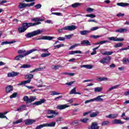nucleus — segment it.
Segmentation results:
<instances>
[{"label": "nucleus", "instance_id": "nucleus-1", "mask_svg": "<svg viewBox=\"0 0 129 129\" xmlns=\"http://www.w3.org/2000/svg\"><path fill=\"white\" fill-rule=\"evenodd\" d=\"M40 24H41V22H36L35 23H24L22 24V27L18 28V31L19 33H24V32H26L27 29L30 28V27H34Z\"/></svg>", "mask_w": 129, "mask_h": 129}, {"label": "nucleus", "instance_id": "nucleus-2", "mask_svg": "<svg viewBox=\"0 0 129 129\" xmlns=\"http://www.w3.org/2000/svg\"><path fill=\"white\" fill-rule=\"evenodd\" d=\"M77 27L75 25H71V26H68L66 27H64L61 29H58L57 32L61 34V33H65L64 31L67 30V31H73L74 30H76Z\"/></svg>", "mask_w": 129, "mask_h": 129}, {"label": "nucleus", "instance_id": "nucleus-3", "mask_svg": "<svg viewBox=\"0 0 129 129\" xmlns=\"http://www.w3.org/2000/svg\"><path fill=\"white\" fill-rule=\"evenodd\" d=\"M35 51H37L36 49H32L27 51L26 52L24 53L23 55H19L15 57L14 60H16L17 61H19L21 60V59H23L24 57H26V56H28V55H30V54L33 53V52H35Z\"/></svg>", "mask_w": 129, "mask_h": 129}, {"label": "nucleus", "instance_id": "nucleus-4", "mask_svg": "<svg viewBox=\"0 0 129 129\" xmlns=\"http://www.w3.org/2000/svg\"><path fill=\"white\" fill-rule=\"evenodd\" d=\"M43 32L42 30L40 29L31 32H28L25 35L26 38H32V37H34L35 36H38V35H40L41 33Z\"/></svg>", "mask_w": 129, "mask_h": 129}, {"label": "nucleus", "instance_id": "nucleus-5", "mask_svg": "<svg viewBox=\"0 0 129 129\" xmlns=\"http://www.w3.org/2000/svg\"><path fill=\"white\" fill-rule=\"evenodd\" d=\"M36 99V97L34 96H30V97L28 96H25L23 97V101L24 102H26L27 104L31 103V102H33V101H35Z\"/></svg>", "mask_w": 129, "mask_h": 129}, {"label": "nucleus", "instance_id": "nucleus-6", "mask_svg": "<svg viewBox=\"0 0 129 129\" xmlns=\"http://www.w3.org/2000/svg\"><path fill=\"white\" fill-rule=\"evenodd\" d=\"M35 2H32L30 4H27L25 3H20V5H19V8L20 9H24V8H30V7H33L35 6Z\"/></svg>", "mask_w": 129, "mask_h": 129}, {"label": "nucleus", "instance_id": "nucleus-7", "mask_svg": "<svg viewBox=\"0 0 129 129\" xmlns=\"http://www.w3.org/2000/svg\"><path fill=\"white\" fill-rule=\"evenodd\" d=\"M53 39H55V37L52 36H43L42 37H36L33 38L35 41H39V40H48L49 41H51V40H53Z\"/></svg>", "mask_w": 129, "mask_h": 129}, {"label": "nucleus", "instance_id": "nucleus-8", "mask_svg": "<svg viewBox=\"0 0 129 129\" xmlns=\"http://www.w3.org/2000/svg\"><path fill=\"white\" fill-rule=\"evenodd\" d=\"M111 59V57L109 56H108L103 58L101 60H100V63H102V64H107L110 62Z\"/></svg>", "mask_w": 129, "mask_h": 129}, {"label": "nucleus", "instance_id": "nucleus-9", "mask_svg": "<svg viewBox=\"0 0 129 129\" xmlns=\"http://www.w3.org/2000/svg\"><path fill=\"white\" fill-rule=\"evenodd\" d=\"M108 39L110 41H114V42H122V41H124V39L123 38H121L120 37L117 38L113 36L109 37Z\"/></svg>", "mask_w": 129, "mask_h": 129}, {"label": "nucleus", "instance_id": "nucleus-10", "mask_svg": "<svg viewBox=\"0 0 129 129\" xmlns=\"http://www.w3.org/2000/svg\"><path fill=\"white\" fill-rule=\"evenodd\" d=\"M88 129H99V126H98V123L96 122H93L91 126L88 127Z\"/></svg>", "mask_w": 129, "mask_h": 129}, {"label": "nucleus", "instance_id": "nucleus-11", "mask_svg": "<svg viewBox=\"0 0 129 129\" xmlns=\"http://www.w3.org/2000/svg\"><path fill=\"white\" fill-rule=\"evenodd\" d=\"M69 105L67 104H59L58 105H57L56 106V109H59V110H62L63 109H65V108H67L68 107H69Z\"/></svg>", "mask_w": 129, "mask_h": 129}, {"label": "nucleus", "instance_id": "nucleus-12", "mask_svg": "<svg viewBox=\"0 0 129 129\" xmlns=\"http://www.w3.org/2000/svg\"><path fill=\"white\" fill-rule=\"evenodd\" d=\"M46 102V100L45 99H42L40 101H36L32 104V105H41L43 103Z\"/></svg>", "mask_w": 129, "mask_h": 129}, {"label": "nucleus", "instance_id": "nucleus-13", "mask_svg": "<svg viewBox=\"0 0 129 129\" xmlns=\"http://www.w3.org/2000/svg\"><path fill=\"white\" fill-rule=\"evenodd\" d=\"M19 74H20V73L12 72L8 74V77H16V76H18Z\"/></svg>", "mask_w": 129, "mask_h": 129}, {"label": "nucleus", "instance_id": "nucleus-14", "mask_svg": "<svg viewBox=\"0 0 129 129\" xmlns=\"http://www.w3.org/2000/svg\"><path fill=\"white\" fill-rule=\"evenodd\" d=\"M124 122H122L120 119H115L112 121L113 124H123Z\"/></svg>", "mask_w": 129, "mask_h": 129}, {"label": "nucleus", "instance_id": "nucleus-15", "mask_svg": "<svg viewBox=\"0 0 129 129\" xmlns=\"http://www.w3.org/2000/svg\"><path fill=\"white\" fill-rule=\"evenodd\" d=\"M103 95L98 96L97 97L93 99V101H97L98 102H102L103 101V99L101 98L103 97Z\"/></svg>", "mask_w": 129, "mask_h": 129}, {"label": "nucleus", "instance_id": "nucleus-16", "mask_svg": "<svg viewBox=\"0 0 129 129\" xmlns=\"http://www.w3.org/2000/svg\"><path fill=\"white\" fill-rule=\"evenodd\" d=\"M118 116V114L114 113V114H110L106 116L107 118H116Z\"/></svg>", "mask_w": 129, "mask_h": 129}, {"label": "nucleus", "instance_id": "nucleus-17", "mask_svg": "<svg viewBox=\"0 0 129 129\" xmlns=\"http://www.w3.org/2000/svg\"><path fill=\"white\" fill-rule=\"evenodd\" d=\"M35 121H36L35 120L31 119H27L25 120V124L28 125L34 123V122H35Z\"/></svg>", "mask_w": 129, "mask_h": 129}, {"label": "nucleus", "instance_id": "nucleus-18", "mask_svg": "<svg viewBox=\"0 0 129 129\" xmlns=\"http://www.w3.org/2000/svg\"><path fill=\"white\" fill-rule=\"evenodd\" d=\"M90 33H91V31H89V30H82L80 31V33L82 36H86V35Z\"/></svg>", "mask_w": 129, "mask_h": 129}, {"label": "nucleus", "instance_id": "nucleus-19", "mask_svg": "<svg viewBox=\"0 0 129 129\" xmlns=\"http://www.w3.org/2000/svg\"><path fill=\"white\" fill-rule=\"evenodd\" d=\"M82 45H84L85 46H91V44L90 43V42L87 40H84L82 41L81 42Z\"/></svg>", "mask_w": 129, "mask_h": 129}, {"label": "nucleus", "instance_id": "nucleus-20", "mask_svg": "<svg viewBox=\"0 0 129 129\" xmlns=\"http://www.w3.org/2000/svg\"><path fill=\"white\" fill-rule=\"evenodd\" d=\"M26 107H27V105H22L17 109V111H24V110H26Z\"/></svg>", "mask_w": 129, "mask_h": 129}, {"label": "nucleus", "instance_id": "nucleus-21", "mask_svg": "<svg viewBox=\"0 0 129 129\" xmlns=\"http://www.w3.org/2000/svg\"><path fill=\"white\" fill-rule=\"evenodd\" d=\"M13 86L9 85L6 88V92L7 93H10L11 91H13Z\"/></svg>", "mask_w": 129, "mask_h": 129}, {"label": "nucleus", "instance_id": "nucleus-22", "mask_svg": "<svg viewBox=\"0 0 129 129\" xmlns=\"http://www.w3.org/2000/svg\"><path fill=\"white\" fill-rule=\"evenodd\" d=\"M44 125L45 126H49L50 127H54L55 125H56V122L53 121L49 123H44Z\"/></svg>", "mask_w": 129, "mask_h": 129}, {"label": "nucleus", "instance_id": "nucleus-23", "mask_svg": "<svg viewBox=\"0 0 129 129\" xmlns=\"http://www.w3.org/2000/svg\"><path fill=\"white\" fill-rule=\"evenodd\" d=\"M127 31V29L126 28H120L115 31L116 33H124Z\"/></svg>", "mask_w": 129, "mask_h": 129}, {"label": "nucleus", "instance_id": "nucleus-24", "mask_svg": "<svg viewBox=\"0 0 129 129\" xmlns=\"http://www.w3.org/2000/svg\"><path fill=\"white\" fill-rule=\"evenodd\" d=\"M47 113L48 114H55V115H58V114H59L58 112H56L53 110H48Z\"/></svg>", "mask_w": 129, "mask_h": 129}, {"label": "nucleus", "instance_id": "nucleus-25", "mask_svg": "<svg viewBox=\"0 0 129 129\" xmlns=\"http://www.w3.org/2000/svg\"><path fill=\"white\" fill-rule=\"evenodd\" d=\"M8 112V111H6L4 113L0 112V118H6V119H8V117H7L6 116V114H7Z\"/></svg>", "mask_w": 129, "mask_h": 129}, {"label": "nucleus", "instance_id": "nucleus-26", "mask_svg": "<svg viewBox=\"0 0 129 129\" xmlns=\"http://www.w3.org/2000/svg\"><path fill=\"white\" fill-rule=\"evenodd\" d=\"M99 114V111H96L95 112H92L90 114V117H96Z\"/></svg>", "mask_w": 129, "mask_h": 129}, {"label": "nucleus", "instance_id": "nucleus-27", "mask_svg": "<svg viewBox=\"0 0 129 129\" xmlns=\"http://www.w3.org/2000/svg\"><path fill=\"white\" fill-rule=\"evenodd\" d=\"M117 6H119V7H127L129 6V3H117Z\"/></svg>", "mask_w": 129, "mask_h": 129}, {"label": "nucleus", "instance_id": "nucleus-28", "mask_svg": "<svg viewBox=\"0 0 129 129\" xmlns=\"http://www.w3.org/2000/svg\"><path fill=\"white\" fill-rule=\"evenodd\" d=\"M44 70L43 68H39L37 69H35V70H33V71H30V73H34L35 72H37V71H43Z\"/></svg>", "mask_w": 129, "mask_h": 129}, {"label": "nucleus", "instance_id": "nucleus-29", "mask_svg": "<svg viewBox=\"0 0 129 129\" xmlns=\"http://www.w3.org/2000/svg\"><path fill=\"white\" fill-rule=\"evenodd\" d=\"M113 54V51H105L104 53H102V55L105 56H110V55H112Z\"/></svg>", "mask_w": 129, "mask_h": 129}, {"label": "nucleus", "instance_id": "nucleus-30", "mask_svg": "<svg viewBox=\"0 0 129 129\" xmlns=\"http://www.w3.org/2000/svg\"><path fill=\"white\" fill-rule=\"evenodd\" d=\"M108 80V78L107 77H99L98 78V81H107Z\"/></svg>", "mask_w": 129, "mask_h": 129}, {"label": "nucleus", "instance_id": "nucleus-31", "mask_svg": "<svg viewBox=\"0 0 129 129\" xmlns=\"http://www.w3.org/2000/svg\"><path fill=\"white\" fill-rule=\"evenodd\" d=\"M31 20L34 21V22H43V21H44V19L39 18H32Z\"/></svg>", "mask_w": 129, "mask_h": 129}, {"label": "nucleus", "instance_id": "nucleus-32", "mask_svg": "<svg viewBox=\"0 0 129 129\" xmlns=\"http://www.w3.org/2000/svg\"><path fill=\"white\" fill-rule=\"evenodd\" d=\"M82 4L81 3H76L72 5V7L74 8H78V7H79L80 6H82Z\"/></svg>", "mask_w": 129, "mask_h": 129}, {"label": "nucleus", "instance_id": "nucleus-33", "mask_svg": "<svg viewBox=\"0 0 129 129\" xmlns=\"http://www.w3.org/2000/svg\"><path fill=\"white\" fill-rule=\"evenodd\" d=\"M102 91V87H98L94 88L95 92H101Z\"/></svg>", "mask_w": 129, "mask_h": 129}, {"label": "nucleus", "instance_id": "nucleus-34", "mask_svg": "<svg viewBox=\"0 0 129 129\" xmlns=\"http://www.w3.org/2000/svg\"><path fill=\"white\" fill-rule=\"evenodd\" d=\"M108 124H109V121L108 120L104 121L101 123L102 126H105V125H108Z\"/></svg>", "mask_w": 129, "mask_h": 129}, {"label": "nucleus", "instance_id": "nucleus-35", "mask_svg": "<svg viewBox=\"0 0 129 129\" xmlns=\"http://www.w3.org/2000/svg\"><path fill=\"white\" fill-rule=\"evenodd\" d=\"M30 67H31V65L28 64H24L20 67V68H24V69H26L27 68H30Z\"/></svg>", "mask_w": 129, "mask_h": 129}, {"label": "nucleus", "instance_id": "nucleus-36", "mask_svg": "<svg viewBox=\"0 0 129 129\" xmlns=\"http://www.w3.org/2000/svg\"><path fill=\"white\" fill-rule=\"evenodd\" d=\"M61 67H62V66L60 65L52 66V69H53V70H57V69H59V68Z\"/></svg>", "mask_w": 129, "mask_h": 129}, {"label": "nucleus", "instance_id": "nucleus-37", "mask_svg": "<svg viewBox=\"0 0 129 129\" xmlns=\"http://www.w3.org/2000/svg\"><path fill=\"white\" fill-rule=\"evenodd\" d=\"M123 44L122 43H118L114 45V48H119L120 47H122Z\"/></svg>", "mask_w": 129, "mask_h": 129}, {"label": "nucleus", "instance_id": "nucleus-38", "mask_svg": "<svg viewBox=\"0 0 129 129\" xmlns=\"http://www.w3.org/2000/svg\"><path fill=\"white\" fill-rule=\"evenodd\" d=\"M88 120H89V119L87 118H84L80 119V121H81V122H83L84 123H87Z\"/></svg>", "mask_w": 129, "mask_h": 129}, {"label": "nucleus", "instance_id": "nucleus-39", "mask_svg": "<svg viewBox=\"0 0 129 129\" xmlns=\"http://www.w3.org/2000/svg\"><path fill=\"white\" fill-rule=\"evenodd\" d=\"M118 87H119V85H117L115 86L111 87L108 89V91H111V90H113V89H116V88H117Z\"/></svg>", "mask_w": 129, "mask_h": 129}, {"label": "nucleus", "instance_id": "nucleus-40", "mask_svg": "<svg viewBox=\"0 0 129 129\" xmlns=\"http://www.w3.org/2000/svg\"><path fill=\"white\" fill-rule=\"evenodd\" d=\"M51 55V53L48 52L47 53H42L41 54V57L42 58H45V57H48V56H50Z\"/></svg>", "mask_w": 129, "mask_h": 129}, {"label": "nucleus", "instance_id": "nucleus-41", "mask_svg": "<svg viewBox=\"0 0 129 129\" xmlns=\"http://www.w3.org/2000/svg\"><path fill=\"white\" fill-rule=\"evenodd\" d=\"M23 121V119L21 118L19 120H17L14 122H13V124H18V123H21Z\"/></svg>", "mask_w": 129, "mask_h": 129}, {"label": "nucleus", "instance_id": "nucleus-42", "mask_svg": "<svg viewBox=\"0 0 129 129\" xmlns=\"http://www.w3.org/2000/svg\"><path fill=\"white\" fill-rule=\"evenodd\" d=\"M45 123L42 124H40L39 125H38L36 127L35 129H41V128H43V127H45Z\"/></svg>", "mask_w": 129, "mask_h": 129}, {"label": "nucleus", "instance_id": "nucleus-43", "mask_svg": "<svg viewBox=\"0 0 129 129\" xmlns=\"http://www.w3.org/2000/svg\"><path fill=\"white\" fill-rule=\"evenodd\" d=\"M70 94H76V88H74L71 90Z\"/></svg>", "mask_w": 129, "mask_h": 129}, {"label": "nucleus", "instance_id": "nucleus-44", "mask_svg": "<svg viewBox=\"0 0 129 129\" xmlns=\"http://www.w3.org/2000/svg\"><path fill=\"white\" fill-rule=\"evenodd\" d=\"M26 77H27V78H29V79H33L34 78V75L31 74H28L26 76Z\"/></svg>", "mask_w": 129, "mask_h": 129}, {"label": "nucleus", "instance_id": "nucleus-45", "mask_svg": "<svg viewBox=\"0 0 129 129\" xmlns=\"http://www.w3.org/2000/svg\"><path fill=\"white\" fill-rule=\"evenodd\" d=\"M51 95L54 96V95H59L60 94V93H58L56 91H53L50 92Z\"/></svg>", "mask_w": 129, "mask_h": 129}, {"label": "nucleus", "instance_id": "nucleus-46", "mask_svg": "<svg viewBox=\"0 0 129 129\" xmlns=\"http://www.w3.org/2000/svg\"><path fill=\"white\" fill-rule=\"evenodd\" d=\"M25 53H27V51L25 49L18 50V54H24V55Z\"/></svg>", "mask_w": 129, "mask_h": 129}, {"label": "nucleus", "instance_id": "nucleus-47", "mask_svg": "<svg viewBox=\"0 0 129 129\" xmlns=\"http://www.w3.org/2000/svg\"><path fill=\"white\" fill-rule=\"evenodd\" d=\"M86 17H89V18H91V19H94V18H96V16L94 14H89V15H86Z\"/></svg>", "mask_w": 129, "mask_h": 129}, {"label": "nucleus", "instance_id": "nucleus-48", "mask_svg": "<svg viewBox=\"0 0 129 129\" xmlns=\"http://www.w3.org/2000/svg\"><path fill=\"white\" fill-rule=\"evenodd\" d=\"M74 34H70V35H66L64 36V38H67V39H68L69 40H70V38H72V36H73Z\"/></svg>", "mask_w": 129, "mask_h": 129}, {"label": "nucleus", "instance_id": "nucleus-49", "mask_svg": "<svg viewBox=\"0 0 129 129\" xmlns=\"http://www.w3.org/2000/svg\"><path fill=\"white\" fill-rule=\"evenodd\" d=\"M17 95H18V93L15 92L10 96V98H15L17 97Z\"/></svg>", "mask_w": 129, "mask_h": 129}, {"label": "nucleus", "instance_id": "nucleus-50", "mask_svg": "<svg viewBox=\"0 0 129 129\" xmlns=\"http://www.w3.org/2000/svg\"><path fill=\"white\" fill-rule=\"evenodd\" d=\"M86 68L87 69H92V68H93V66L91 64H86Z\"/></svg>", "mask_w": 129, "mask_h": 129}, {"label": "nucleus", "instance_id": "nucleus-51", "mask_svg": "<svg viewBox=\"0 0 129 129\" xmlns=\"http://www.w3.org/2000/svg\"><path fill=\"white\" fill-rule=\"evenodd\" d=\"M61 47H64V44H60L59 45H56L54 46L55 49L57 48V49H59V48H61Z\"/></svg>", "mask_w": 129, "mask_h": 129}, {"label": "nucleus", "instance_id": "nucleus-52", "mask_svg": "<svg viewBox=\"0 0 129 129\" xmlns=\"http://www.w3.org/2000/svg\"><path fill=\"white\" fill-rule=\"evenodd\" d=\"M98 29H99V27H92L90 30L89 31H91V32H92L93 31H96V30H98Z\"/></svg>", "mask_w": 129, "mask_h": 129}, {"label": "nucleus", "instance_id": "nucleus-53", "mask_svg": "<svg viewBox=\"0 0 129 129\" xmlns=\"http://www.w3.org/2000/svg\"><path fill=\"white\" fill-rule=\"evenodd\" d=\"M34 8H36L37 10H39V9H41L42 8V5L39 4L34 6Z\"/></svg>", "mask_w": 129, "mask_h": 129}, {"label": "nucleus", "instance_id": "nucleus-54", "mask_svg": "<svg viewBox=\"0 0 129 129\" xmlns=\"http://www.w3.org/2000/svg\"><path fill=\"white\" fill-rule=\"evenodd\" d=\"M91 38H94V39H97V38H101V35H91Z\"/></svg>", "mask_w": 129, "mask_h": 129}, {"label": "nucleus", "instance_id": "nucleus-55", "mask_svg": "<svg viewBox=\"0 0 129 129\" xmlns=\"http://www.w3.org/2000/svg\"><path fill=\"white\" fill-rule=\"evenodd\" d=\"M66 39V38L63 37H59L57 38V40H58V41H65Z\"/></svg>", "mask_w": 129, "mask_h": 129}, {"label": "nucleus", "instance_id": "nucleus-56", "mask_svg": "<svg viewBox=\"0 0 129 129\" xmlns=\"http://www.w3.org/2000/svg\"><path fill=\"white\" fill-rule=\"evenodd\" d=\"M128 49H129V45L127 46V47H124L120 49L119 51L121 52V51H124L125 50H128Z\"/></svg>", "mask_w": 129, "mask_h": 129}, {"label": "nucleus", "instance_id": "nucleus-57", "mask_svg": "<svg viewBox=\"0 0 129 129\" xmlns=\"http://www.w3.org/2000/svg\"><path fill=\"white\" fill-rule=\"evenodd\" d=\"M75 81H72L69 83H66L65 84L66 85H69V86H70L73 84V83H75Z\"/></svg>", "mask_w": 129, "mask_h": 129}, {"label": "nucleus", "instance_id": "nucleus-58", "mask_svg": "<svg viewBox=\"0 0 129 129\" xmlns=\"http://www.w3.org/2000/svg\"><path fill=\"white\" fill-rule=\"evenodd\" d=\"M93 100H94L93 99L87 100L85 101V104H86L87 103H89V102H93V101H94Z\"/></svg>", "mask_w": 129, "mask_h": 129}, {"label": "nucleus", "instance_id": "nucleus-59", "mask_svg": "<svg viewBox=\"0 0 129 129\" xmlns=\"http://www.w3.org/2000/svg\"><path fill=\"white\" fill-rule=\"evenodd\" d=\"M108 42V40H104L100 41V45H103V44H105V43Z\"/></svg>", "mask_w": 129, "mask_h": 129}, {"label": "nucleus", "instance_id": "nucleus-60", "mask_svg": "<svg viewBox=\"0 0 129 129\" xmlns=\"http://www.w3.org/2000/svg\"><path fill=\"white\" fill-rule=\"evenodd\" d=\"M62 120H63V117H58L56 119V121H57V122L62 121Z\"/></svg>", "mask_w": 129, "mask_h": 129}, {"label": "nucleus", "instance_id": "nucleus-61", "mask_svg": "<svg viewBox=\"0 0 129 129\" xmlns=\"http://www.w3.org/2000/svg\"><path fill=\"white\" fill-rule=\"evenodd\" d=\"M122 62L124 63V64H127V58H126V57H124L123 59Z\"/></svg>", "mask_w": 129, "mask_h": 129}, {"label": "nucleus", "instance_id": "nucleus-62", "mask_svg": "<svg viewBox=\"0 0 129 129\" xmlns=\"http://www.w3.org/2000/svg\"><path fill=\"white\" fill-rule=\"evenodd\" d=\"M93 11H94V9L91 8H89L87 9V12H89V13H90V12H93Z\"/></svg>", "mask_w": 129, "mask_h": 129}, {"label": "nucleus", "instance_id": "nucleus-63", "mask_svg": "<svg viewBox=\"0 0 129 129\" xmlns=\"http://www.w3.org/2000/svg\"><path fill=\"white\" fill-rule=\"evenodd\" d=\"M93 52L91 53V55H95V54H96V49L93 48Z\"/></svg>", "mask_w": 129, "mask_h": 129}, {"label": "nucleus", "instance_id": "nucleus-64", "mask_svg": "<svg viewBox=\"0 0 129 129\" xmlns=\"http://www.w3.org/2000/svg\"><path fill=\"white\" fill-rule=\"evenodd\" d=\"M8 44H9V42L8 41H4L1 43L2 46H3V45H7Z\"/></svg>", "mask_w": 129, "mask_h": 129}]
</instances>
